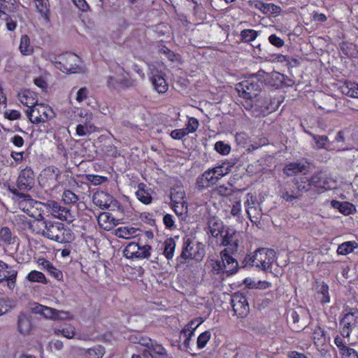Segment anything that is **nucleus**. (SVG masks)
<instances>
[{"label": "nucleus", "instance_id": "nucleus-1", "mask_svg": "<svg viewBox=\"0 0 358 358\" xmlns=\"http://www.w3.org/2000/svg\"><path fill=\"white\" fill-rule=\"evenodd\" d=\"M38 230L34 229L36 234L57 242L59 243H71L75 240L73 231L64 224L54 221H40L36 223Z\"/></svg>", "mask_w": 358, "mask_h": 358}, {"label": "nucleus", "instance_id": "nucleus-2", "mask_svg": "<svg viewBox=\"0 0 358 358\" xmlns=\"http://www.w3.org/2000/svg\"><path fill=\"white\" fill-rule=\"evenodd\" d=\"M17 97L22 104L28 108L26 115L32 123L39 124L48 120L45 112H43L44 116L42 115H34L36 112L34 107L38 103V96L34 92L27 89L21 90L18 92Z\"/></svg>", "mask_w": 358, "mask_h": 358}, {"label": "nucleus", "instance_id": "nucleus-3", "mask_svg": "<svg viewBox=\"0 0 358 358\" xmlns=\"http://www.w3.org/2000/svg\"><path fill=\"white\" fill-rule=\"evenodd\" d=\"M276 261L275 252L272 249L259 248L248 259V264L260 268L266 272L271 271L273 264Z\"/></svg>", "mask_w": 358, "mask_h": 358}, {"label": "nucleus", "instance_id": "nucleus-4", "mask_svg": "<svg viewBox=\"0 0 358 358\" xmlns=\"http://www.w3.org/2000/svg\"><path fill=\"white\" fill-rule=\"evenodd\" d=\"M205 256L203 245L200 243H194L189 238H185L182 250L178 259L180 263L187 260L194 259L201 261Z\"/></svg>", "mask_w": 358, "mask_h": 358}, {"label": "nucleus", "instance_id": "nucleus-5", "mask_svg": "<svg viewBox=\"0 0 358 358\" xmlns=\"http://www.w3.org/2000/svg\"><path fill=\"white\" fill-rule=\"evenodd\" d=\"M56 64L58 69L66 73H76L80 69V58L71 52L59 55Z\"/></svg>", "mask_w": 358, "mask_h": 358}, {"label": "nucleus", "instance_id": "nucleus-6", "mask_svg": "<svg viewBox=\"0 0 358 358\" xmlns=\"http://www.w3.org/2000/svg\"><path fill=\"white\" fill-rule=\"evenodd\" d=\"M35 183V175L30 166L22 169L16 180V187L18 192H28L31 190Z\"/></svg>", "mask_w": 358, "mask_h": 358}, {"label": "nucleus", "instance_id": "nucleus-7", "mask_svg": "<svg viewBox=\"0 0 358 358\" xmlns=\"http://www.w3.org/2000/svg\"><path fill=\"white\" fill-rule=\"evenodd\" d=\"M94 203L101 209H108L115 210V206L117 204V200L109 193L100 191L94 194L92 198Z\"/></svg>", "mask_w": 358, "mask_h": 358}, {"label": "nucleus", "instance_id": "nucleus-8", "mask_svg": "<svg viewBox=\"0 0 358 358\" xmlns=\"http://www.w3.org/2000/svg\"><path fill=\"white\" fill-rule=\"evenodd\" d=\"M358 322V316L355 313H345L340 321L341 334L343 338H349Z\"/></svg>", "mask_w": 358, "mask_h": 358}, {"label": "nucleus", "instance_id": "nucleus-9", "mask_svg": "<svg viewBox=\"0 0 358 358\" xmlns=\"http://www.w3.org/2000/svg\"><path fill=\"white\" fill-rule=\"evenodd\" d=\"M49 207L50 208V214L55 218L69 223L73 221L74 215L69 208L62 206L59 203L53 200L50 202V206Z\"/></svg>", "mask_w": 358, "mask_h": 358}, {"label": "nucleus", "instance_id": "nucleus-10", "mask_svg": "<svg viewBox=\"0 0 358 358\" xmlns=\"http://www.w3.org/2000/svg\"><path fill=\"white\" fill-rule=\"evenodd\" d=\"M217 182L216 177L209 168L197 177L195 182V188L199 191H202L215 185Z\"/></svg>", "mask_w": 358, "mask_h": 358}, {"label": "nucleus", "instance_id": "nucleus-11", "mask_svg": "<svg viewBox=\"0 0 358 358\" xmlns=\"http://www.w3.org/2000/svg\"><path fill=\"white\" fill-rule=\"evenodd\" d=\"M312 186L315 188L320 189L322 190H326L330 189L331 187L328 185L327 182L324 179V176L322 173H317L314 174L311 178L308 180L306 185H299L298 189L308 191Z\"/></svg>", "mask_w": 358, "mask_h": 358}, {"label": "nucleus", "instance_id": "nucleus-12", "mask_svg": "<svg viewBox=\"0 0 358 358\" xmlns=\"http://www.w3.org/2000/svg\"><path fill=\"white\" fill-rule=\"evenodd\" d=\"M9 191L13 194L17 196L18 206L20 209L28 215L30 208L32 207L31 206H33V203L35 202L36 200L33 199L29 194L18 192V189H15V187H9Z\"/></svg>", "mask_w": 358, "mask_h": 358}, {"label": "nucleus", "instance_id": "nucleus-13", "mask_svg": "<svg viewBox=\"0 0 358 358\" xmlns=\"http://www.w3.org/2000/svg\"><path fill=\"white\" fill-rule=\"evenodd\" d=\"M60 171L59 169L55 166H49L43 169L41 174V180H45V182L48 183L52 187H55L59 182V178H60Z\"/></svg>", "mask_w": 358, "mask_h": 358}, {"label": "nucleus", "instance_id": "nucleus-14", "mask_svg": "<svg viewBox=\"0 0 358 358\" xmlns=\"http://www.w3.org/2000/svg\"><path fill=\"white\" fill-rule=\"evenodd\" d=\"M246 297L241 296L237 301V297L232 299V308L237 318L240 320V322L242 323L241 327H245L244 319L246 317Z\"/></svg>", "mask_w": 358, "mask_h": 358}, {"label": "nucleus", "instance_id": "nucleus-15", "mask_svg": "<svg viewBox=\"0 0 358 358\" xmlns=\"http://www.w3.org/2000/svg\"><path fill=\"white\" fill-rule=\"evenodd\" d=\"M221 258L223 262V266L225 273L234 274L238 269V262L229 254L227 249L221 252Z\"/></svg>", "mask_w": 358, "mask_h": 358}, {"label": "nucleus", "instance_id": "nucleus-16", "mask_svg": "<svg viewBox=\"0 0 358 358\" xmlns=\"http://www.w3.org/2000/svg\"><path fill=\"white\" fill-rule=\"evenodd\" d=\"M126 74L127 76H124L121 79H116L113 76H108L106 81L107 86L114 90L119 88L126 89L132 87L134 85V80L128 77V73Z\"/></svg>", "mask_w": 358, "mask_h": 358}, {"label": "nucleus", "instance_id": "nucleus-17", "mask_svg": "<svg viewBox=\"0 0 358 358\" xmlns=\"http://www.w3.org/2000/svg\"><path fill=\"white\" fill-rule=\"evenodd\" d=\"M152 189L148 188L144 182L138 184V189L135 192L137 199L144 205H150L153 201Z\"/></svg>", "mask_w": 358, "mask_h": 358}, {"label": "nucleus", "instance_id": "nucleus-18", "mask_svg": "<svg viewBox=\"0 0 358 358\" xmlns=\"http://www.w3.org/2000/svg\"><path fill=\"white\" fill-rule=\"evenodd\" d=\"M6 264L0 261V282L6 280L8 281L9 287L15 286L17 277V271L13 269H8Z\"/></svg>", "mask_w": 358, "mask_h": 358}, {"label": "nucleus", "instance_id": "nucleus-19", "mask_svg": "<svg viewBox=\"0 0 358 358\" xmlns=\"http://www.w3.org/2000/svg\"><path fill=\"white\" fill-rule=\"evenodd\" d=\"M313 138L314 142L313 148L316 149H324L327 150H339L340 148H337L334 146L333 143H331L327 136L314 135L310 134Z\"/></svg>", "mask_w": 358, "mask_h": 358}, {"label": "nucleus", "instance_id": "nucleus-20", "mask_svg": "<svg viewBox=\"0 0 358 358\" xmlns=\"http://www.w3.org/2000/svg\"><path fill=\"white\" fill-rule=\"evenodd\" d=\"M32 329L31 317L25 313H21L17 319V330L22 335H28Z\"/></svg>", "mask_w": 358, "mask_h": 358}, {"label": "nucleus", "instance_id": "nucleus-21", "mask_svg": "<svg viewBox=\"0 0 358 358\" xmlns=\"http://www.w3.org/2000/svg\"><path fill=\"white\" fill-rule=\"evenodd\" d=\"M140 229L138 228L130 226H122L115 230V235L120 238L130 239L139 236L138 233Z\"/></svg>", "mask_w": 358, "mask_h": 358}, {"label": "nucleus", "instance_id": "nucleus-22", "mask_svg": "<svg viewBox=\"0 0 358 358\" xmlns=\"http://www.w3.org/2000/svg\"><path fill=\"white\" fill-rule=\"evenodd\" d=\"M97 220L100 227L106 231L110 230L115 225V217L108 212L101 213Z\"/></svg>", "mask_w": 358, "mask_h": 358}, {"label": "nucleus", "instance_id": "nucleus-23", "mask_svg": "<svg viewBox=\"0 0 358 358\" xmlns=\"http://www.w3.org/2000/svg\"><path fill=\"white\" fill-rule=\"evenodd\" d=\"M234 165V163L230 164L229 162H223L218 166L210 169L218 181L231 171V168Z\"/></svg>", "mask_w": 358, "mask_h": 358}, {"label": "nucleus", "instance_id": "nucleus-24", "mask_svg": "<svg viewBox=\"0 0 358 358\" xmlns=\"http://www.w3.org/2000/svg\"><path fill=\"white\" fill-rule=\"evenodd\" d=\"M155 90L159 94H164L167 92L169 86L165 78L159 74H154L151 78Z\"/></svg>", "mask_w": 358, "mask_h": 358}, {"label": "nucleus", "instance_id": "nucleus-25", "mask_svg": "<svg viewBox=\"0 0 358 358\" xmlns=\"http://www.w3.org/2000/svg\"><path fill=\"white\" fill-rule=\"evenodd\" d=\"M54 332L57 336H62L66 338H73L76 334L75 327L71 324L64 323L59 327H55Z\"/></svg>", "mask_w": 358, "mask_h": 358}, {"label": "nucleus", "instance_id": "nucleus-26", "mask_svg": "<svg viewBox=\"0 0 358 358\" xmlns=\"http://www.w3.org/2000/svg\"><path fill=\"white\" fill-rule=\"evenodd\" d=\"M138 248L136 259H148L150 257L152 249L150 243H143V240L140 238L138 242Z\"/></svg>", "mask_w": 358, "mask_h": 358}, {"label": "nucleus", "instance_id": "nucleus-27", "mask_svg": "<svg viewBox=\"0 0 358 358\" xmlns=\"http://www.w3.org/2000/svg\"><path fill=\"white\" fill-rule=\"evenodd\" d=\"M52 200H48L46 203H43L39 201V203H37L36 206L38 208V214H39L38 219H36V221L31 224V227H36V223L40 221H48L49 220L45 219V216H49L50 214V202Z\"/></svg>", "mask_w": 358, "mask_h": 358}, {"label": "nucleus", "instance_id": "nucleus-28", "mask_svg": "<svg viewBox=\"0 0 358 358\" xmlns=\"http://www.w3.org/2000/svg\"><path fill=\"white\" fill-rule=\"evenodd\" d=\"M106 350L103 346L96 345L85 350L83 355L85 358H102Z\"/></svg>", "mask_w": 358, "mask_h": 358}, {"label": "nucleus", "instance_id": "nucleus-29", "mask_svg": "<svg viewBox=\"0 0 358 358\" xmlns=\"http://www.w3.org/2000/svg\"><path fill=\"white\" fill-rule=\"evenodd\" d=\"M36 7L41 17L47 22L50 21L48 0H34Z\"/></svg>", "mask_w": 358, "mask_h": 358}, {"label": "nucleus", "instance_id": "nucleus-30", "mask_svg": "<svg viewBox=\"0 0 358 358\" xmlns=\"http://www.w3.org/2000/svg\"><path fill=\"white\" fill-rule=\"evenodd\" d=\"M19 49L23 55H31L34 53V48L31 45L29 37L27 35L21 36Z\"/></svg>", "mask_w": 358, "mask_h": 358}, {"label": "nucleus", "instance_id": "nucleus-31", "mask_svg": "<svg viewBox=\"0 0 358 358\" xmlns=\"http://www.w3.org/2000/svg\"><path fill=\"white\" fill-rule=\"evenodd\" d=\"M138 251V243L131 241L123 250L124 257L129 259H136Z\"/></svg>", "mask_w": 358, "mask_h": 358}, {"label": "nucleus", "instance_id": "nucleus-32", "mask_svg": "<svg viewBox=\"0 0 358 358\" xmlns=\"http://www.w3.org/2000/svg\"><path fill=\"white\" fill-rule=\"evenodd\" d=\"M199 319H194L189 321L181 330L180 334H183L185 338H192L194 335V331L197 329V327L203 322V321H199L195 327H192V324H194L196 322H198Z\"/></svg>", "mask_w": 358, "mask_h": 358}, {"label": "nucleus", "instance_id": "nucleus-33", "mask_svg": "<svg viewBox=\"0 0 358 358\" xmlns=\"http://www.w3.org/2000/svg\"><path fill=\"white\" fill-rule=\"evenodd\" d=\"M175 248L176 242L173 238H169L164 241L163 254L168 260L173 257Z\"/></svg>", "mask_w": 358, "mask_h": 358}, {"label": "nucleus", "instance_id": "nucleus-34", "mask_svg": "<svg viewBox=\"0 0 358 358\" xmlns=\"http://www.w3.org/2000/svg\"><path fill=\"white\" fill-rule=\"evenodd\" d=\"M147 340V342L142 343V345L147 347L151 351L159 355H164L166 353V350L162 345L157 343L155 341H153L151 338H148Z\"/></svg>", "mask_w": 358, "mask_h": 358}, {"label": "nucleus", "instance_id": "nucleus-35", "mask_svg": "<svg viewBox=\"0 0 358 358\" xmlns=\"http://www.w3.org/2000/svg\"><path fill=\"white\" fill-rule=\"evenodd\" d=\"M221 238V245L224 246L231 245L232 248L235 250H237L238 243L236 241H234V234L229 231L223 230L222 235L219 236Z\"/></svg>", "mask_w": 358, "mask_h": 358}, {"label": "nucleus", "instance_id": "nucleus-36", "mask_svg": "<svg viewBox=\"0 0 358 358\" xmlns=\"http://www.w3.org/2000/svg\"><path fill=\"white\" fill-rule=\"evenodd\" d=\"M357 248L358 244L355 241H346L338 245L337 253L340 255H347Z\"/></svg>", "mask_w": 358, "mask_h": 358}, {"label": "nucleus", "instance_id": "nucleus-37", "mask_svg": "<svg viewBox=\"0 0 358 358\" xmlns=\"http://www.w3.org/2000/svg\"><path fill=\"white\" fill-rule=\"evenodd\" d=\"M306 169L304 164L301 163H289L284 169V173L287 176H292L299 173L303 172Z\"/></svg>", "mask_w": 358, "mask_h": 358}, {"label": "nucleus", "instance_id": "nucleus-38", "mask_svg": "<svg viewBox=\"0 0 358 358\" xmlns=\"http://www.w3.org/2000/svg\"><path fill=\"white\" fill-rule=\"evenodd\" d=\"M172 209L180 220H184L187 213V204L186 202L171 203Z\"/></svg>", "mask_w": 358, "mask_h": 358}, {"label": "nucleus", "instance_id": "nucleus-39", "mask_svg": "<svg viewBox=\"0 0 358 358\" xmlns=\"http://www.w3.org/2000/svg\"><path fill=\"white\" fill-rule=\"evenodd\" d=\"M271 287V283L266 280H257L255 279L248 278V289H266Z\"/></svg>", "mask_w": 358, "mask_h": 358}, {"label": "nucleus", "instance_id": "nucleus-40", "mask_svg": "<svg viewBox=\"0 0 358 358\" xmlns=\"http://www.w3.org/2000/svg\"><path fill=\"white\" fill-rule=\"evenodd\" d=\"M27 279L32 282H40L45 285L48 282L45 275L42 272L36 270L29 272L27 275Z\"/></svg>", "mask_w": 358, "mask_h": 358}, {"label": "nucleus", "instance_id": "nucleus-41", "mask_svg": "<svg viewBox=\"0 0 358 358\" xmlns=\"http://www.w3.org/2000/svg\"><path fill=\"white\" fill-rule=\"evenodd\" d=\"M115 210H117L120 213V215L123 217H129L132 214L133 208L130 203L127 204H123L117 201V204L115 206Z\"/></svg>", "mask_w": 358, "mask_h": 358}, {"label": "nucleus", "instance_id": "nucleus-42", "mask_svg": "<svg viewBox=\"0 0 358 358\" xmlns=\"http://www.w3.org/2000/svg\"><path fill=\"white\" fill-rule=\"evenodd\" d=\"M343 92L352 98H358V83H348L342 89Z\"/></svg>", "mask_w": 358, "mask_h": 358}, {"label": "nucleus", "instance_id": "nucleus-43", "mask_svg": "<svg viewBox=\"0 0 358 358\" xmlns=\"http://www.w3.org/2000/svg\"><path fill=\"white\" fill-rule=\"evenodd\" d=\"M12 243V233L8 227H2L0 230V245H10Z\"/></svg>", "mask_w": 358, "mask_h": 358}, {"label": "nucleus", "instance_id": "nucleus-44", "mask_svg": "<svg viewBox=\"0 0 358 358\" xmlns=\"http://www.w3.org/2000/svg\"><path fill=\"white\" fill-rule=\"evenodd\" d=\"M199 126V122L197 118L194 117H188L187 122L185 124V127L183 129L189 134L194 133Z\"/></svg>", "mask_w": 358, "mask_h": 358}, {"label": "nucleus", "instance_id": "nucleus-45", "mask_svg": "<svg viewBox=\"0 0 358 358\" xmlns=\"http://www.w3.org/2000/svg\"><path fill=\"white\" fill-rule=\"evenodd\" d=\"M87 182H90L93 185H99L108 181L106 176L87 174L85 176Z\"/></svg>", "mask_w": 358, "mask_h": 358}, {"label": "nucleus", "instance_id": "nucleus-46", "mask_svg": "<svg viewBox=\"0 0 358 358\" xmlns=\"http://www.w3.org/2000/svg\"><path fill=\"white\" fill-rule=\"evenodd\" d=\"M210 338L211 332L209 330H206L200 334L196 340L197 348L199 350L204 348Z\"/></svg>", "mask_w": 358, "mask_h": 358}, {"label": "nucleus", "instance_id": "nucleus-47", "mask_svg": "<svg viewBox=\"0 0 358 358\" xmlns=\"http://www.w3.org/2000/svg\"><path fill=\"white\" fill-rule=\"evenodd\" d=\"M255 91V93L254 94V98L256 99L255 101V103H253V101H252L251 109L253 110H259L261 113H264L266 107H264L263 108V106H262L263 101L257 98L258 93L260 92V86L259 85H256Z\"/></svg>", "mask_w": 358, "mask_h": 358}, {"label": "nucleus", "instance_id": "nucleus-48", "mask_svg": "<svg viewBox=\"0 0 358 358\" xmlns=\"http://www.w3.org/2000/svg\"><path fill=\"white\" fill-rule=\"evenodd\" d=\"M14 307L13 301L8 298H0V316L5 315Z\"/></svg>", "mask_w": 358, "mask_h": 358}, {"label": "nucleus", "instance_id": "nucleus-49", "mask_svg": "<svg viewBox=\"0 0 358 358\" xmlns=\"http://www.w3.org/2000/svg\"><path fill=\"white\" fill-rule=\"evenodd\" d=\"M62 200L66 204H74L78 201V196L71 190H64L62 194Z\"/></svg>", "mask_w": 358, "mask_h": 358}, {"label": "nucleus", "instance_id": "nucleus-50", "mask_svg": "<svg viewBox=\"0 0 358 358\" xmlns=\"http://www.w3.org/2000/svg\"><path fill=\"white\" fill-rule=\"evenodd\" d=\"M214 148L216 152L222 155H227L230 153L231 151V146L221 141L215 143Z\"/></svg>", "mask_w": 358, "mask_h": 358}, {"label": "nucleus", "instance_id": "nucleus-51", "mask_svg": "<svg viewBox=\"0 0 358 358\" xmlns=\"http://www.w3.org/2000/svg\"><path fill=\"white\" fill-rule=\"evenodd\" d=\"M280 196L281 198H282L285 201L287 202H292L299 197L298 192H296L295 190L293 189L289 191L286 189L282 191Z\"/></svg>", "mask_w": 358, "mask_h": 358}, {"label": "nucleus", "instance_id": "nucleus-52", "mask_svg": "<svg viewBox=\"0 0 358 358\" xmlns=\"http://www.w3.org/2000/svg\"><path fill=\"white\" fill-rule=\"evenodd\" d=\"M318 298L322 303H329L330 296L329 295V287L327 285H322L318 293Z\"/></svg>", "mask_w": 358, "mask_h": 358}, {"label": "nucleus", "instance_id": "nucleus-53", "mask_svg": "<svg viewBox=\"0 0 358 358\" xmlns=\"http://www.w3.org/2000/svg\"><path fill=\"white\" fill-rule=\"evenodd\" d=\"M281 9L273 3H264L262 12L265 14L278 15Z\"/></svg>", "mask_w": 358, "mask_h": 358}, {"label": "nucleus", "instance_id": "nucleus-54", "mask_svg": "<svg viewBox=\"0 0 358 358\" xmlns=\"http://www.w3.org/2000/svg\"><path fill=\"white\" fill-rule=\"evenodd\" d=\"M163 223L165 226V228L171 231L176 229L174 217L171 214L167 213L164 215Z\"/></svg>", "mask_w": 358, "mask_h": 358}, {"label": "nucleus", "instance_id": "nucleus-55", "mask_svg": "<svg viewBox=\"0 0 358 358\" xmlns=\"http://www.w3.org/2000/svg\"><path fill=\"white\" fill-rule=\"evenodd\" d=\"M224 226L222 222H214L210 227V231L212 236L218 238L223 232Z\"/></svg>", "mask_w": 358, "mask_h": 358}, {"label": "nucleus", "instance_id": "nucleus-56", "mask_svg": "<svg viewBox=\"0 0 358 358\" xmlns=\"http://www.w3.org/2000/svg\"><path fill=\"white\" fill-rule=\"evenodd\" d=\"M94 128L95 127L93 125L84 126L83 124H78L76 127V135L78 136H84L87 133L92 132Z\"/></svg>", "mask_w": 358, "mask_h": 358}, {"label": "nucleus", "instance_id": "nucleus-57", "mask_svg": "<svg viewBox=\"0 0 358 358\" xmlns=\"http://www.w3.org/2000/svg\"><path fill=\"white\" fill-rule=\"evenodd\" d=\"M174 191L175 189L171 192V203L186 202L185 201V193L183 191H179L176 192H174Z\"/></svg>", "mask_w": 358, "mask_h": 358}, {"label": "nucleus", "instance_id": "nucleus-58", "mask_svg": "<svg viewBox=\"0 0 358 358\" xmlns=\"http://www.w3.org/2000/svg\"><path fill=\"white\" fill-rule=\"evenodd\" d=\"M140 218L149 225L153 226L155 224V215L152 213L143 212L141 213Z\"/></svg>", "mask_w": 358, "mask_h": 358}, {"label": "nucleus", "instance_id": "nucleus-59", "mask_svg": "<svg viewBox=\"0 0 358 358\" xmlns=\"http://www.w3.org/2000/svg\"><path fill=\"white\" fill-rule=\"evenodd\" d=\"M39 312L45 317L49 318H55L56 317V310L52 308L41 305Z\"/></svg>", "mask_w": 358, "mask_h": 358}, {"label": "nucleus", "instance_id": "nucleus-60", "mask_svg": "<svg viewBox=\"0 0 358 358\" xmlns=\"http://www.w3.org/2000/svg\"><path fill=\"white\" fill-rule=\"evenodd\" d=\"M128 25H129L128 23L127 22V21L124 19L121 20L118 23L119 27H118L117 31H113V33L112 34V38L114 40L117 39L119 37V35L122 31H124V30L127 29V28L128 27Z\"/></svg>", "mask_w": 358, "mask_h": 358}, {"label": "nucleus", "instance_id": "nucleus-61", "mask_svg": "<svg viewBox=\"0 0 358 358\" xmlns=\"http://www.w3.org/2000/svg\"><path fill=\"white\" fill-rule=\"evenodd\" d=\"M4 117L9 120H16L20 118L21 113L17 110H7L4 113Z\"/></svg>", "mask_w": 358, "mask_h": 358}, {"label": "nucleus", "instance_id": "nucleus-62", "mask_svg": "<svg viewBox=\"0 0 358 358\" xmlns=\"http://www.w3.org/2000/svg\"><path fill=\"white\" fill-rule=\"evenodd\" d=\"M187 136L183 129H176L171 131L170 136L174 140H182L185 136Z\"/></svg>", "mask_w": 358, "mask_h": 358}, {"label": "nucleus", "instance_id": "nucleus-63", "mask_svg": "<svg viewBox=\"0 0 358 358\" xmlns=\"http://www.w3.org/2000/svg\"><path fill=\"white\" fill-rule=\"evenodd\" d=\"M47 272L48 273V274L50 275H51L52 277H53L55 279H56L57 280H60L63 278L62 272L59 269H58L55 266H54L53 264L50 268H49L48 270H47Z\"/></svg>", "mask_w": 358, "mask_h": 358}, {"label": "nucleus", "instance_id": "nucleus-64", "mask_svg": "<svg viewBox=\"0 0 358 358\" xmlns=\"http://www.w3.org/2000/svg\"><path fill=\"white\" fill-rule=\"evenodd\" d=\"M342 358H358L357 352L353 348H349L341 354Z\"/></svg>", "mask_w": 358, "mask_h": 358}]
</instances>
